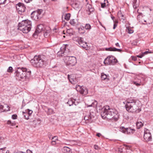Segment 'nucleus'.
Listing matches in <instances>:
<instances>
[{
  "label": "nucleus",
  "instance_id": "7ed1b4c3",
  "mask_svg": "<svg viewBox=\"0 0 153 153\" xmlns=\"http://www.w3.org/2000/svg\"><path fill=\"white\" fill-rule=\"evenodd\" d=\"M31 73L30 71H27V69L25 68H18L17 70L15 72V75L17 79L24 80L29 78L30 76Z\"/></svg>",
  "mask_w": 153,
  "mask_h": 153
},
{
  "label": "nucleus",
  "instance_id": "dca6fc26",
  "mask_svg": "<svg viewBox=\"0 0 153 153\" xmlns=\"http://www.w3.org/2000/svg\"><path fill=\"white\" fill-rule=\"evenodd\" d=\"M134 129L130 128H125L124 127H121L120 128V131L125 134H133Z\"/></svg>",
  "mask_w": 153,
  "mask_h": 153
},
{
  "label": "nucleus",
  "instance_id": "a211bd4d",
  "mask_svg": "<svg viewBox=\"0 0 153 153\" xmlns=\"http://www.w3.org/2000/svg\"><path fill=\"white\" fill-rule=\"evenodd\" d=\"M31 27H27L26 26H18V29L22 32L24 33H27L31 30Z\"/></svg>",
  "mask_w": 153,
  "mask_h": 153
},
{
  "label": "nucleus",
  "instance_id": "423d86ee",
  "mask_svg": "<svg viewBox=\"0 0 153 153\" xmlns=\"http://www.w3.org/2000/svg\"><path fill=\"white\" fill-rule=\"evenodd\" d=\"M74 41L77 43L79 46L84 48H87V43L83 40V38L81 37H76L74 39Z\"/></svg>",
  "mask_w": 153,
  "mask_h": 153
},
{
  "label": "nucleus",
  "instance_id": "37998d69",
  "mask_svg": "<svg viewBox=\"0 0 153 153\" xmlns=\"http://www.w3.org/2000/svg\"><path fill=\"white\" fill-rule=\"evenodd\" d=\"M51 140H52V141L55 140V141L56 142V140H58V137L56 136H54V137H53L52 138Z\"/></svg>",
  "mask_w": 153,
  "mask_h": 153
},
{
  "label": "nucleus",
  "instance_id": "ddd939ff",
  "mask_svg": "<svg viewBox=\"0 0 153 153\" xmlns=\"http://www.w3.org/2000/svg\"><path fill=\"white\" fill-rule=\"evenodd\" d=\"M18 26H26L27 27H31V22L30 21L28 20H23L21 22L19 23Z\"/></svg>",
  "mask_w": 153,
  "mask_h": 153
},
{
  "label": "nucleus",
  "instance_id": "5701e85b",
  "mask_svg": "<svg viewBox=\"0 0 153 153\" xmlns=\"http://www.w3.org/2000/svg\"><path fill=\"white\" fill-rule=\"evenodd\" d=\"M78 29L79 33L81 34H84L85 32L84 27L82 25H81L80 27L78 28Z\"/></svg>",
  "mask_w": 153,
  "mask_h": 153
},
{
  "label": "nucleus",
  "instance_id": "f03ea898",
  "mask_svg": "<svg viewBox=\"0 0 153 153\" xmlns=\"http://www.w3.org/2000/svg\"><path fill=\"white\" fill-rule=\"evenodd\" d=\"M30 62L32 65L37 68H43L46 64L45 57L41 55H35Z\"/></svg>",
  "mask_w": 153,
  "mask_h": 153
},
{
  "label": "nucleus",
  "instance_id": "1a4fd4ad",
  "mask_svg": "<svg viewBox=\"0 0 153 153\" xmlns=\"http://www.w3.org/2000/svg\"><path fill=\"white\" fill-rule=\"evenodd\" d=\"M42 12V10L41 9L34 11L31 13V17L34 20H37L41 17Z\"/></svg>",
  "mask_w": 153,
  "mask_h": 153
},
{
  "label": "nucleus",
  "instance_id": "f704fd0d",
  "mask_svg": "<svg viewBox=\"0 0 153 153\" xmlns=\"http://www.w3.org/2000/svg\"><path fill=\"white\" fill-rule=\"evenodd\" d=\"M134 6H135V7H134V9L137 7H138L139 5V1H137V0H134Z\"/></svg>",
  "mask_w": 153,
  "mask_h": 153
},
{
  "label": "nucleus",
  "instance_id": "cd10ccee",
  "mask_svg": "<svg viewBox=\"0 0 153 153\" xmlns=\"http://www.w3.org/2000/svg\"><path fill=\"white\" fill-rule=\"evenodd\" d=\"M75 100L73 99H71L70 100H69L68 102V103L69 105L71 106L73 105L75 102Z\"/></svg>",
  "mask_w": 153,
  "mask_h": 153
},
{
  "label": "nucleus",
  "instance_id": "8fccbe9b",
  "mask_svg": "<svg viewBox=\"0 0 153 153\" xmlns=\"http://www.w3.org/2000/svg\"><path fill=\"white\" fill-rule=\"evenodd\" d=\"M51 143L52 145H54L56 144V142L55 141V140H53L52 141V142H51Z\"/></svg>",
  "mask_w": 153,
  "mask_h": 153
},
{
  "label": "nucleus",
  "instance_id": "c85d7f7f",
  "mask_svg": "<svg viewBox=\"0 0 153 153\" xmlns=\"http://www.w3.org/2000/svg\"><path fill=\"white\" fill-rule=\"evenodd\" d=\"M84 27V29H85L86 30H90L91 28V25L89 24H86Z\"/></svg>",
  "mask_w": 153,
  "mask_h": 153
},
{
  "label": "nucleus",
  "instance_id": "a19ab883",
  "mask_svg": "<svg viewBox=\"0 0 153 153\" xmlns=\"http://www.w3.org/2000/svg\"><path fill=\"white\" fill-rule=\"evenodd\" d=\"M13 68L12 67L10 66L7 69V71L8 72H12V71Z\"/></svg>",
  "mask_w": 153,
  "mask_h": 153
},
{
  "label": "nucleus",
  "instance_id": "0eeeda50",
  "mask_svg": "<svg viewBox=\"0 0 153 153\" xmlns=\"http://www.w3.org/2000/svg\"><path fill=\"white\" fill-rule=\"evenodd\" d=\"M42 33L45 36H48V32H46L45 30V28L42 25H38L34 35H38L40 33Z\"/></svg>",
  "mask_w": 153,
  "mask_h": 153
},
{
  "label": "nucleus",
  "instance_id": "58836bf2",
  "mask_svg": "<svg viewBox=\"0 0 153 153\" xmlns=\"http://www.w3.org/2000/svg\"><path fill=\"white\" fill-rule=\"evenodd\" d=\"M7 107L6 109H4L3 112L5 111H10V107L9 106L7 105H5Z\"/></svg>",
  "mask_w": 153,
  "mask_h": 153
},
{
  "label": "nucleus",
  "instance_id": "72a5a7b5",
  "mask_svg": "<svg viewBox=\"0 0 153 153\" xmlns=\"http://www.w3.org/2000/svg\"><path fill=\"white\" fill-rule=\"evenodd\" d=\"M71 14L70 13H68L66 14L65 19L67 20H69Z\"/></svg>",
  "mask_w": 153,
  "mask_h": 153
},
{
  "label": "nucleus",
  "instance_id": "49530a36",
  "mask_svg": "<svg viewBox=\"0 0 153 153\" xmlns=\"http://www.w3.org/2000/svg\"><path fill=\"white\" fill-rule=\"evenodd\" d=\"M106 3H105L104 2L103 3H101V7L102 8H104L105 6H106L107 5H106Z\"/></svg>",
  "mask_w": 153,
  "mask_h": 153
},
{
  "label": "nucleus",
  "instance_id": "9d476101",
  "mask_svg": "<svg viewBox=\"0 0 153 153\" xmlns=\"http://www.w3.org/2000/svg\"><path fill=\"white\" fill-rule=\"evenodd\" d=\"M134 105V101L133 100L131 101H127V104L126 105V110L129 112L133 113L134 112V109L133 107Z\"/></svg>",
  "mask_w": 153,
  "mask_h": 153
},
{
  "label": "nucleus",
  "instance_id": "4d7b16f0",
  "mask_svg": "<svg viewBox=\"0 0 153 153\" xmlns=\"http://www.w3.org/2000/svg\"><path fill=\"white\" fill-rule=\"evenodd\" d=\"M32 0H25V2L27 3H29L31 1H32Z\"/></svg>",
  "mask_w": 153,
  "mask_h": 153
},
{
  "label": "nucleus",
  "instance_id": "09e8293b",
  "mask_svg": "<svg viewBox=\"0 0 153 153\" xmlns=\"http://www.w3.org/2000/svg\"><path fill=\"white\" fill-rule=\"evenodd\" d=\"M17 117V115L16 114H13L12 116V118L13 119H16Z\"/></svg>",
  "mask_w": 153,
  "mask_h": 153
},
{
  "label": "nucleus",
  "instance_id": "6ab92c4d",
  "mask_svg": "<svg viewBox=\"0 0 153 153\" xmlns=\"http://www.w3.org/2000/svg\"><path fill=\"white\" fill-rule=\"evenodd\" d=\"M68 78L70 82L72 84H74L78 82L76 78H74L72 75H68Z\"/></svg>",
  "mask_w": 153,
  "mask_h": 153
},
{
  "label": "nucleus",
  "instance_id": "4be33fe9",
  "mask_svg": "<svg viewBox=\"0 0 153 153\" xmlns=\"http://www.w3.org/2000/svg\"><path fill=\"white\" fill-rule=\"evenodd\" d=\"M105 50L106 51H117L118 52H121L122 51L121 49L116 48L114 47H110L108 48H105Z\"/></svg>",
  "mask_w": 153,
  "mask_h": 153
},
{
  "label": "nucleus",
  "instance_id": "79ce46f5",
  "mask_svg": "<svg viewBox=\"0 0 153 153\" xmlns=\"http://www.w3.org/2000/svg\"><path fill=\"white\" fill-rule=\"evenodd\" d=\"M7 0H0V4H5Z\"/></svg>",
  "mask_w": 153,
  "mask_h": 153
},
{
  "label": "nucleus",
  "instance_id": "2eb2a0df",
  "mask_svg": "<svg viewBox=\"0 0 153 153\" xmlns=\"http://www.w3.org/2000/svg\"><path fill=\"white\" fill-rule=\"evenodd\" d=\"M142 104L138 100H134V108L136 109L135 112L138 113L141 111Z\"/></svg>",
  "mask_w": 153,
  "mask_h": 153
},
{
  "label": "nucleus",
  "instance_id": "7c9ffc66",
  "mask_svg": "<svg viewBox=\"0 0 153 153\" xmlns=\"http://www.w3.org/2000/svg\"><path fill=\"white\" fill-rule=\"evenodd\" d=\"M76 21L74 19H71L70 22V23L71 25L74 26L76 24Z\"/></svg>",
  "mask_w": 153,
  "mask_h": 153
},
{
  "label": "nucleus",
  "instance_id": "473e14b6",
  "mask_svg": "<svg viewBox=\"0 0 153 153\" xmlns=\"http://www.w3.org/2000/svg\"><path fill=\"white\" fill-rule=\"evenodd\" d=\"M97 101L95 100L94 102L92 103V104L91 105H89V106H92L93 107H95L97 105Z\"/></svg>",
  "mask_w": 153,
  "mask_h": 153
},
{
  "label": "nucleus",
  "instance_id": "de8ad7c7",
  "mask_svg": "<svg viewBox=\"0 0 153 153\" xmlns=\"http://www.w3.org/2000/svg\"><path fill=\"white\" fill-rule=\"evenodd\" d=\"M4 107L2 105L0 104V112H2V110H4Z\"/></svg>",
  "mask_w": 153,
  "mask_h": 153
},
{
  "label": "nucleus",
  "instance_id": "412c9836",
  "mask_svg": "<svg viewBox=\"0 0 153 153\" xmlns=\"http://www.w3.org/2000/svg\"><path fill=\"white\" fill-rule=\"evenodd\" d=\"M93 117L91 116V114L89 113L88 114L85 116L84 119L87 123H91L93 120L92 119Z\"/></svg>",
  "mask_w": 153,
  "mask_h": 153
},
{
  "label": "nucleus",
  "instance_id": "603ef678",
  "mask_svg": "<svg viewBox=\"0 0 153 153\" xmlns=\"http://www.w3.org/2000/svg\"><path fill=\"white\" fill-rule=\"evenodd\" d=\"M104 2L105 3H106V5H107V6L108 5V2L107 0H104Z\"/></svg>",
  "mask_w": 153,
  "mask_h": 153
},
{
  "label": "nucleus",
  "instance_id": "f3484780",
  "mask_svg": "<svg viewBox=\"0 0 153 153\" xmlns=\"http://www.w3.org/2000/svg\"><path fill=\"white\" fill-rule=\"evenodd\" d=\"M143 79L139 76H137L136 77H134V84L137 86L141 85H143L144 83L142 82Z\"/></svg>",
  "mask_w": 153,
  "mask_h": 153
},
{
  "label": "nucleus",
  "instance_id": "20e7f679",
  "mask_svg": "<svg viewBox=\"0 0 153 153\" xmlns=\"http://www.w3.org/2000/svg\"><path fill=\"white\" fill-rule=\"evenodd\" d=\"M64 60L67 65L73 66L76 63V58L74 56H66L64 57Z\"/></svg>",
  "mask_w": 153,
  "mask_h": 153
},
{
  "label": "nucleus",
  "instance_id": "69168bd1",
  "mask_svg": "<svg viewBox=\"0 0 153 153\" xmlns=\"http://www.w3.org/2000/svg\"><path fill=\"white\" fill-rule=\"evenodd\" d=\"M8 2L11 1V0H8Z\"/></svg>",
  "mask_w": 153,
  "mask_h": 153
},
{
  "label": "nucleus",
  "instance_id": "ea45409f",
  "mask_svg": "<svg viewBox=\"0 0 153 153\" xmlns=\"http://www.w3.org/2000/svg\"><path fill=\"white\" fill-rule=\"evenodd\" d=\"M151 52H149L148 51H146L142 53L141 54L142 55V56H143V57L145 55L147 54L148 53H151Z\"/></svg>",
  "mask_w": 153,
  "mask_h": 153
},
{
  "label": "nucleus",
  "instance_id": "39448f33",
  "mask_svg": "<svg viewBox=\"0 0 153 153\" xmlns=\"http://www.w3.org/2000/svg\"><path fill=\"white\" fill-rule=\"evenodd\" d=\"M117 60L112 56H108L104 60V64L106 65H113L117 62Z\"/></svg>",
  "mask_w": 153,
  "mask_h": 153
},
{
  "label": "nucleus",
  "instance_id": "bf43d9fd",
  "mask_svg": "<svg viewBox=\"0 0 153 153\" xmlns=\"http://www.w3.org/2000/svg\"><path fill=\"white\" fill-rule=\"evenodd\" d=\"M111 18L113 20L114 22V19L115 18V17L114 16H111Z\"/></svg>",
  "mask_w": 153,
  "mask_h": 153
},
{
  "label": "nucleus",
  "instance_id": "c03bdc74",
  "mask_svg": "<svg viewBox=\"0 0 153 153\" xmlns=\"http://www.w3.org/2000/svg\"><path fill=\"white\" fill-rule=\"evenodd\" d=\"M7 123L8 125H10L11 126H12L15 125V124L14 123H12L11 122L10 120L7 121Z\"/></svg>",
  "mask_w": 153,
  "mask_h": 153
},
{
  "label": "nucleus",
  "instance_id": "f8f14e48",
  "mask_svg": "<svg viewBox=\"0 0 153 153\" xmlns=\"http://www.w3.org/2000/svg\"><path fill=\"white\" fill-rule=\"evenodd\" d=\"M144 138L146 141H150L152 139L151 133L149 130L146 128L144 129Z\"/></svg>",
  "mask_w": 153,
  "mask_h": 153
},
{
  "label": "nucleus",
  "instance_id": "e433bc0d",
  "mask_svg": "<svg viewBox=\"0 0 153 153\" xmlns=\"http://www.w3.org/2000/svg\"><path fill=\"white\" fill-rule=\"evenodd\" d=\"M138 11H139V10L138 9L137 10V12L139 14L137 16V18L138 19H140V16H141L142 17L143 16V14L142 13L139 12Z\"/></svg>",
  "mask_w": 153,
  "mask_h": 153
},
{
  "label": "nucleus",
  "instance_id": "e2e57ef3",
  "mask_svg": "<svg viewBox=\"0 0 153 153\" xmlns=\"http://www.w3.org/2000/svg\"><path fill=\"white\" fill-rule=\"evenodd\" d=\"M134 61H135L136 60H137V57L136 56H134Z\"/></svg>",
  "mask_w": 153,
  "mask_h": 153
},
{
  "label": "nucleus",
  "instance_id": "aec40b11",
  "mask_svg": "<svg viewBox=\"0 0 153 153\" xmlns=\"http://www.w3.org/2000/svg\"><path fill=\"white\" fill-rule=\"evenodd\" d=\"M72 7L76 10H79L81 7L80 3L78 1H75L72 4Z\"/></svg>",
  "mask_w": 153,
  "mask_h": 153
},
{
  "label": "nucleus",
  "instance_id": "4468645a",
  "mask_svg": "<svg viewBox=\"0 0 153 153\" xmlns=\"http://www.w3.org/2000/svg\"><path fill=\"white\" fill-rule=\"evenodd\" d=\"M16 8L19 13L20 14L25 11L26 7L24 5L21 3H19L16 5Z\"/></svg>",
  "mask_w": 153,
  "mask_h": 153
},
{
  "label": "nucleus",
  "instance_id": "c756f323",
  "mask_svg": "<svg viewBox=\"0 0 153 153\" xmlns=\"http://www.w3.org/2000/svg\"><path fill=\"white\" fill-rule=\"evenodd\" d=\"M71 30L69 29H67L66 31V33H65V31H64V34H66V36H71L72 34V33L71 32Z\"/></svg>",
  "mask_w": 153,
  "mask_h": 153
},
{
  "label": "nucleus",
  "instance_id": "6e6552de",
  "mask_svg": "<svg viewBox=\"0 0 153 153\" xmlns=\"http://www.w3.org/2000/svg\"><path fill=\"white\" fill-rule=\"evenodd\" d=\"M68 45V44L64 45L61 48L60 50L57 53L58 56H62L64 55H66L68 51V49L67 48Z\"/></svg>",
  "mask_w": 153,
  "mask_h": 153
},
{
  "label": "nucleus",
  "instance_id": "a878e982",
  "mask_svg": "<svg viewBox=\"0 0 153 153\" xmlns=\"http://www.w3.org/2000/svg\"><path fill=\"white\" fill-rule=\"evenodd\" d=\"M63 152L64 153H67L70 151L71 149L68 147L65 146L62 149Z\"/></svg>",
  "mask_w": 153,
  "mask_h": 153
},
{
  "label": "nucleus",
  "instance_id": "4c0bfd02",
  "mask_svg": "<svg viewBox=\"0 0 153 153\" xmlns=\"http://www.w3.org/2000/svg\"><path fill=\"white\" fill-rule=\"evenodd\" d=\"M48 110L50 114H52L54 113V111L53 109L50 108H48Z\"/></svg>",
  "mask_w": 153,
  "mask_h": 153
},
{
  "label": "nucleus",
  "instance_id": "f257e3e1",
  "mask_svg": "<svg viewBox=\"0 0 153 153\" xmlns=\"http://www.w3.org/2000/svg\"><path fill=\"white\" fill-rule=\"evenodd\" d=\"M101 116L103 119L107 118L117 121L118 120L119 115L116 110L110 108L109 106L106 105L102 108Z\"/></svg>",
  "mask_w": 153,
  "mask_h": 153
},
{
  "label": "nucleus",
  "instance_id": "393cba45",
  "mask_svg": "<svg viewBox=\"0 0 153 153\" xmlns=\"http://www.w3.org/2000/svg\"><path fill=\"white\" fill-rule=\"evenodd\" d=\"M118 16L120 19L123 22L126 19V17L121 13H118Z\"/></svg>",
  "mask_w": 153,
  "mask_h": 153
},
{
  "label": "nucleus",
  "instance_id": "bb28decb",
  "mask_svg": "<svg viewBox=\"0 0 153 153\" xmlns=\"http://www.w3.org/2000/svg\"><path fill=\"white\" fill-rule=\"evenodd\" d=\"M136 125L137 128L139 129L143 126V124L141 122H138L136 123Z\"/></svg>",
  "mask_w": 153,
  "mask_h": 153
},
{
  "label": "nucleus",
  "instance_id": "6e6d98bb",
  "mask_svg": "<svg viewBox=\"0 0 153 153\" xmlns=\"http://www.w3.org/2000/svg\"><path fill=\"white\" fill-rule=\"evenodd\" d=\"M137 57L140 58H142L143 57V56H142V55L141 54L140 55H137Z\"/></svg>",
  "mask_w": 153,
  "mask_h": 153
},
{
  "label": "nucleus",
  "instance_id": "052dcab7",
  "mask_svg": "<svg viewBox=\"0 0 153 153\" xmlns=\"http://www.w3.org/2000/svg\"><path fill=\"white\" fill-rule=\"evenodd\" d=\"M18 153H26L25 152H23L22 151H19L18 152Z\"/></svg>",
  "mask_w": 153,
  "mask_h": 153
},
{
  "label": "nucleus",
  "instance_id": "c9c22d12",
  "mask_svg": "<svg viewBox=\"0 0 153 153\" xmlns=\"http://www.w3.org/2000/svg\"><path fill=\"white\" fill-rule=\"evenodd\" d=\"M25 114H24V116L25 118V119L27 120H28L29 119V115H28V114H27V112L26 113H24V112H23Z\"/></svg>",
  "mask_w": 153,
  "mask_h": 153
},
{
  "label": "nucleus",
  "instance_id": "0e129e2a",
  "mask_svg": "<svg viewBox=\"0 0 153 153\" xmlns=\"http://www.w3.org/2000/svg\"><path fill=\"white\" fill-rule=\"evenodd\" d=\"M9 151L8 150H7L6 152V153H9Z\"/></svg>",
  "mask_w": 153,
  "mask_h": 153
},
{
  "label": "nucleus",
  "instance_id": "a18cd8bd",
  "mask_svg": "<svg viewBox=\"0 0 153 153\" xmlns=\"http://www.w3.org/2000/svg\"><path fill=\"white\" fill-rule=\"evenodd\" d=\"M27 110H28V112H27V114H28V115H29V116H30V115L31 114H32L33 112V111L31 110H30L29 109H28Z\"/></svg>",
  "mask_w": 153,
  "mask_h": 153
},
{
  "label": "nucleus",
  "instance_id": "5fc2aeb1",
  "mask_svg": "<svg viewBox=\"0 0 153 153\" xmlns=\"http://www.w3.org/2000/svg\"><path fill=\"white\" fill-rule=\"evenodd\" d=\"M115 45L117 47H118L119 48H120V45H119V43L118 42L117 43L115 44Z\"/></svg>",
  "mask_w": 153,
  "mask_h": 153
},
{
  "label": "nucleus",
  "instance_id": "9b49d317",
  "mask_svg": "<svg viewBox=\"0 0 153 153\" xmlns=\"http://www.w3.org/2000/svg\"><path fill=\"white\" fill-rule=\"evenodd\" d=\"M76 89L77 91H79L82 94L85 95L88 94L87 89L82 86H81L79 85H76Z\"/></svg>",
  "mask_w": 153,
  "mask_h": 153
},
{
  "label": "nucleus",
  "instance_id": "2f4dec72",
  "mask_svg": "<svg viewBox=\"0 0 153 153\" xmlns=\"http://www.w3.org/2000/svg\"><path fill=\"white\" fill-rule=\"evenodd\" d=\"M126 31L128 32L129 33H133L134 31L131 28L127 27L126 29Z\"/></svg>",
  "mask_w": 153,
  "mask_h": 153
},
{
  "label": "nucleus",
  "instance_id": "13d9d810",
  "mask_svg": "<svg viewBox=\"0 0 153 153\" xmlns=\"http://www.w3.org/2000/svg\"><path fill=\"white\" fill-rule=\"evenodd\" d=\"M117 24H114V26H113V29H115V28H116V27H117Z\"/></svg>",
  "mask_w": 153,
  "mask_h": 153
},
{
  "label": "nucleus",
  "instance_id": "338daca9",
  "mask_svg": "<svg viewBox=\"0 0 153 153\" xmlns=\"http://www.w3.org/2000/svg\"><path fill=\"white\" fill-rule=\"evenodd\" d=\"M133 7H134V2H133Z\"/></svg>",
  "mask_w": 153,
  "mask_h": 153
},
{
  "label": "nucleus",
  "instance_id": "864d4df0",
  "mask_svg": "<svg viewBox=\"0 0 153 153\" xmlns=\"http://www.w3.org/2000/svg\"><path fill=\"white\" fill-rule=\"evenodd\" d=\"M101 135H102V134L100 133H97L96 134V136L99 137H100L101 136Z\"/></svg>",
  "mask_w": 153,
  "mask_h": 153
},
{
  "label": "nucleus",
  "instance_id": "680f3d73",
  "mask_svg": "<svg viewBox=\"0 0 153 153\" xmlns=\"http://www.w3.org/2000/svg\"><path fill=\"white\" fill-rule=\"evenodd\" d=\"M131 59L132 60H134V56H131Z\"/></svg>",
  "mask_w": 153,
  "mask_h": 153
},
{
  "label": "nucleus",
  "instance_id": "774afa93",
  "mask_svg": "<svg viewBox=\"0 0 153 153\" xmlns=\"http://www.w3.org/2000/svg\"><path fill=\"white\" fill-rule=\"evenodd\" d=\"M4 149V148H1L0 149V150H3V149Z\"/></svg>",
  "mask_w": 153,
  "mask_h": 153
},
{
  "label": "nucleus",
  "instance_id": "b1692460",
  "mask_svg": "<svg viewBox=\"0 0 153 153\" xmlns=\"http://www.w3.org/2000/svg\"><path fill=\"white\" fill-rule=\"evenodd\" d=\"M108 77L109 76L108 75H107L103 73L101 74V78L102 80H105L106 79L107 81H108L109 80Z\"/></svg>",
  "mask_w": 153,
  "mask_h": 153
},
{
  "label": "nucleus",
  "instance_id": "3c124183",
  "mask_svg": "<svg viewBox=\"0 0 153 153\" xmlns=\"http://www.w3.org/2000/svg\"><path fill=\"white\" fill-rule=\"evenodd\" d=\"M94 148L95 149H98L99 147L97 145H95L94 146Z\"/></svg>",
  "mask_w": 153,
  "mask_h": 153
}]
</instances>
